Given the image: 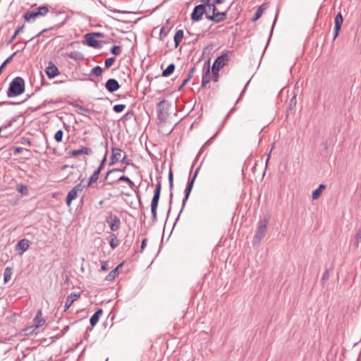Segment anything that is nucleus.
Instances as JSON below:
<instances>
[{
	"label": "nucleus",
	"instance_id": "nucleus-1",
	"mask_svg": "<svg viewBox=\"0 0 361 361\" xmlns=\"http://www.w3.org/2000/svg\"><path fill=\"white\" fill-rule=\"evenodd\" d=\"M24 91V80L20 77H16L10 83L7 91V96L8 97H15L23 94Z\"/></svg>",
	"mask_w": 361,
	"mask_h": 361
},
{
	"label": "nucleus",
	"instance_id": "nucleus-2",
	"mask_svg": "<svg viewBox=\"0 0 361 361\" xmlns=\"http://www.w3.org/2000/svg\"><path fill=\"white\" fill-rule=\"evenodd\" d=\"M49 7L47 6H41L33 11L26 12L23 18L26 22H34L39 17L45 16L49 13Z\"/></svg>",
	"mask_w": 361,
	"mask_h": 361
},
{
	"label": "nucleus",
	"instance_id": "nucleus-3",
	"mask_svg": "<svg viewBox=\"0 0 361 361\" xmlns=\"http://www.w3.org/2000/svg\"><path fill=\"white\" fill-rule=\"evenodd\" d=\"M158 182L156 185V189L154 190V194L152 197V202H151V212L152 215V219L154 221H157V207L159 204V200L160 198L161 195V182L159 178H157Z\"/></svg>",
	"mask_w": 361,
	"mask_h": 361
},
{
	"label": "nucleus",
	"instance_id": "nucleus-4",
	"mask_svg": "<svg viewBox=\"0 0 361 361\" xmlns=\"http://www.w3.org/2000/svg\"><path fill=\"white\" fill-rule=\"evenodd\" d=\"M171 105L166 100H161L157 105V116L161 121H165L169 117Z\"/></svg>",
	"mask_w": 361,
	"mask_h": 361
},
{
	"label": "nucleus",
	"instance_id": "nucleus-5",
	"mask_svg": "<svg viewBox=\"0 0 361 361\" xmlns=\"http://www.w3.org/2000/svg\"><path fill=\"white\" fill-rule=\"evenodd\" d=\"M231 53V51L225 52L216 59L212 66L213 75H218L220 68L228 61V54Z\"/></svg>",
	"mask_w": 361,
	"mask_h": 361
},
{
	"label": "nucleus",
	"instance_id": "nucleus-6",
	"mask_svg": "<svg viewBox=\"0 0 361 361\" xmlns=\"http://www.w3.org/2000/svg\"><path fill=\"white\" fill-rule=\"evenodd\" d=\"M267 221L262 220L259 223V226L253 238V245H258L264 238L267 231Z\"/></svg>",
	"mask_w": 361,
	"mask_h": 361
},
{
	"label": "nucleus",
	"instance_id": "nucleus-7",
	"mask_svg": "<svg viewBox=\"0 0 361 361\" xmlns=\"http://www.w3.org/2000/svg\"><path fill=\"white\" fill-rule=\"evenodd\" d=\"M83 188L84 185H82V180L80 183L77 184L68 192L66 202L68 207L71 205L72 201L77 198L78 193L81 192Z\"/></svg>",
	"mask_w": 361,
	"mask_h": 361
},
{
	"label": "nucleus",
	"instance_id": "nucleus-8",
	"mask_svg": "<svg viewBox=\"0 0 361 361\" xmlns=\"http://www.w3.org/2000/svg\"><path fill=\"white\" fill-rule=\"evenodd\" d=\"M207 12L208 11L206 8L205 4L197 5L194 8L191 13V19L193 21H199L202 18L204 13L207 15Z\"/></svg>",
	"mask_w": 361,
	"mask_h": 361
},
{
	"label": "nucleus",
	"instance_id": "nucleus-9",
	"mask_svg": "<svg viewBox=\"0 0 361 361\" xmlns=\"http://www.w3.org/2000/svg\"><path fill=\"white\" fill-rule=\"evenodd\" d=\"M33 325L30 326V328H27L25 329L26 334H29V330L35 328L37 329L42 326H43L45 323V319L42 317V310H38L37 312V314L33 319Z\"/></svg>",
	"mask_w": 361,
	"mask_h": 361
},
{
	"label": "nucleus",
	"instance_id": "nucleus-10",
	"mask_svg": "<svg viewBox=\"0 0 361 361\" xmlns=\"http://www.w3.org/2000/svg\"><path fill=\"white\" fill-rule=\"evenodd\" d=\"M106 221L109 224L112 231L118 230L121 226V220L116 215H109L106 218Z\"/></svg>",
	"mask_w": 361,
	"mask_h": 361
},
{
	"label": "nucleus",
	"instance_id": "nucleus-11",
	"mask_svg": "<svg viewBox=\"0 0 361 361\" xmlns=\"http://www.w3.org/2000/svg\"><path fill=\"white\" fill-rule=\"evenodd\" d=\"M227 18V11L216 12L214 15H210L209 12H207V18L216 23H219L224 21Z\"/></svg>",
	"mask_w": 361,
	"mask_h": 361
},
{
	"label": "nucleus",
	"instance_id": "nucleus-12",
	"mask_svg": "<svg viewBox=\"0 0 361 361\" xmlns=\"http://www.w3.org/2000/svg\"><path fill=\"white\" fill-rule=\"evenodd\" d=\"M46 73L49 78H54L59 74L57 66L51 61L49 63V66L46 68Z\"/></svg>",
	"mask_w": 361,
	"mask_h": 361
},
{
	"label": "nucleus",
	"instance_id": "nucleus-13",
	"mask_svg": "<svg viewBox=\"0 0 361 361\" xmlns=\"http://www.w3.org/2000/svg\"><path fill=\"white\" fill-rule=\"evenodd\" d=\"M194 183H195L194 178H189L187 185H186V188H185V197L183 200V204H182L180 212H182L183 209L184 208L185 203L189 197V195L192 189Z\"/></svg>",
	"mask_w": 361,
	"mask_h": 361
},
{
	"label": "nucleus",
	"instance_id": "nucleus-14",
	"mask_svg": "<svg viewBox=\"0 0 361 361\" xmlns=\"http://www.w3.org/2000/svg\"><path fill=\"white\" fill-rule=\"evenodd\" d=\"M194 183H195L194 178H189L187 185H186V188H185V197L183 200V204H182L180 212H182L183 209L184 208L185 203L189 197V195L192 189Z\"/></svg>",
	"mask_w": 361,
	"mask_h": 361
},
{
	"label": "nucleus",
	"instance_id": "nucleus-15",
	"mask_svg": "<svg viewBox=\"0 0 361 361\" xmlns=\"http://www.w3.org/2000/svg\"><path fill=\"white\" fill-rule=\"evenodd\" d=\"M85 39L86 40L87 44L90 47L94 48H101L102 46L100 43L95 39V37L93 36L92 34L87 33L85 35Z\"/></svg>",
	"mask_w": 361,
	"mask_h": 361
},
{
	"label": "nucleus",
	"instance_id": "nucleus-16",
	"mask_svg": "<svg viewBox=\"0 0 361 361\" xmlns=\"http://www.w3.org/2000/svg\"><path fill=\"white\" fill-rule=\"evenodd\" d=\"M105 87L109 92H114L119 89L120 85L116 80L111 78L106 82Z\"/></svg>",
	"mask_w": 361,
	"mask_h": 361
},
{
	"label": "nucleus",
	"instance_id": "nucleus-17",
	"mask_svg": "<svg viewBox=\"0 0 361 361\" xmlns=\"http://www.w3.org/2000/svg\"><path fill=\"white\" fill-rule=\"evenodd\" d=\"M92 154V150L90 147H82L79 149H74L69 152V155L72 157H77L80 154L90 155Z\"/></svg>",
	"mask_w": 361,
	"mask_h": 361
},
{
	"label": "nucleus",
	"instance_id": "nucleus-18",
	"mask_svg": "<svg viewBox=\"0 0 361 361\" xmlns=\"http://www.w3.org/2000/svg\"><path fill=\"white\" fill-rule=\"evenodd\" d=\"M80 297V294H77L75 293H71L66 299L65 303V309L64 311H66L70 308L72 304Z\"/></svg>",
	"mask_w": 361,
	"mask_h": 361
},
{
	"label": "nucleus",
	"instance_id": "nucleus-19",
	"mask_svg": "<svg viewBox=\"0 0 361 361\" xmlns=\"http://www.w3.org/2000/svg\"><path fill=\"white\" fill-rule=\"evenodd\" d=\"M210 81V69L209 66L207 67H204L203 68V74L202 78V83L201 85L202 87H205L207 83Z\"/></svg>",
	"mask_w": 361,
	"mask_h": 361
},
{
	"label": "nucleus",
	"instance_id": "nucleus-20",
	"mask_svg": "<svg viewBox=\"0 0 361 361\" xmlns=\"http://www.w3.org/2000/svg\"><path fill=\"white\" fill-rule=\"evenodd\" d=\"M112 156L111 157V163L110 164H114L116 162L118 161L121 155V149L117 147H112Z\"/></svg>",
	"mask_w": 361,
	"mask_h": 361
},
{
	"label": "nucleus",
	"instance_id": "nucleus-21",
	"mask_svg": "<svg viewBox=\"0 0 361 361\" xmlns=\"http://www.w3.org/2000/svg\"><path fill=\"white\" fill-rule=\"evenodd\" d=\"M268 8V4L264 3L262 4L256 11L255 16H253L252 21L255 22L262 15L264 10Z\"/></svg>",
	"mask_w": 361,
	"mask_h": 361
},
{
	"label": "nucleus",
	"instance_id": "nucleus-22",
	"mask_svg": "<svg viewBox=\"0 0 361 361\" xmlns=\"http://www.w3.org/2000/svg\"><path fill=\"white\" fill-rule=\"evenodd\" d=\"M103 313V310L102 309H99L96 311V312L90 317V323L91 324L92 326H94L99 319V317H101V315Z\"/></svg>",
	"mask_w": 361,
	"mask_h": 361
},
{
	"label": "nucleus",
	"instance_id": "nucleus-23",
	"mask_svg": "<svg viewBox=\"0 0 361 361\" xmlns=\"http://www.w3.org/2000/svg\"><path fill=\"white\" fill-rule=\"evenodd\" d=\"M183 30H178L175 35H174V37H173V40H174V42H175V47H178V46L179 45V44L180 43V42L182 41L183 38Z\"/></svg>",
	"mask_w": 361,
	"mask_h": 361
},
{
	"label": "nucleus",
	"instance_id": "nucleus-24",
	"mask_svg": "<svg viewBox=\"0 0 361 361\" xmlns=\"http://www.w3.org/2000/svg\"><path fill=\"white\" fill-rule=\"evenodd\" d=\"M122 266H123V263H121L114 269L111 271L109 273V274L106 276V279L108 281H112L113 279H114L118 274V269L120 267H121Z\"/></svg>",
	"mask_w": 361,
	"mask_h": 361
},
{
	"label": "nucleus",
	"instance_id": "nucleus-25",
	"mask_svg": "<svg viewBox=\"0 0 361 361\" xmlns=\"http://www.w3.org/2000/svg\"><path fill=\"white\" fill-rule=\"evenodd\" d=\"M326 188V185L324 184H320L318 188H317L314 191H313L312 197L313 200H317L321 195L322 191Z\"/></svg>",
	"mask_w": 361,
	"mask_h": 361
},
{
	"label": "nucleus",
	"instance_id": "nucleus-26",
	"mask_svg": "<svg viewBox=\"0 0 361 361\" xmlns=\"http://www.w3.org/2000/svg\"><path fill=\"white\" fill-rule=\"evenodd\" d=\"M17 246L23 250V252L26 251L30 246V242L28 240L24 238L18 241Z\"/></svg>",
	"mask_w": 361,
	"mask_h": 361
},
{
	"label": "nucleus",
	"instance_id": "nucleus-27",
	"mask_svg": "<svg viewBox=\"0 0 361 361\" xmlns=\"http://www.w3.org/2000/svg\"><path fill=\"white\" fill-rule=\"evenodd\" d=\"M12 274L13 269L11 267H8L4 269V281L5 283H8L11 280Z\"/></svg>",
	"mask_w": 361,
	"mask_h": 361
},
{
	"label": "nucleus",
	"instance_id": "nucleus-28",
	"mask_svg": "<svg viewBox=\"0 0 361 361\" xmlns=\"http://www.w3.org/2000/svg\"><path fill=\"white\" fill-rule=\"evenodd\" d=\"M361 243V228L358 229L355 235L354 239L353 240V246L357 248Z\"/></svg>",
	"mask_w": 361,
	"mask_h": 361
},
{
	"label": "nucleus",
	"instance_id": "nucleus-29",
	"mask_svg": "<svg viewBox=\"0 0 361 361\" xmlns=\"http://www.w3.org/2000/svg\"><path fill=\"white\" fill-rule=\"evenodd\" d=\"M68 56L70 59H74V60H82L84 59V56L81 52H79L78 51H71L69 54H68Z\"/></svg>",
	"mask_w": 361,
	"mask_h": 361
},
{
	"label": "nucleus",
	"instance_id": "nucleus-30",
	"mask_svg": "<svg viewBox=\"0 0 361 361\" xmlns=\"http://www.w3.org/2000/svg\"><path fill=\"white\" fill-rule=\"evenodd\" d=\"M175 70V65L173 63L169 64L166 69L162 71V76L168 77L171 75Z\"/></svg>",
	"mask_w": 361,
	"mask_h": 361
},
{
	"label": "nucleus",
	"instance_id": "nucleus-31",
	"mask_svg": "<svg viewBox=\"0 0 361 361\" xmlns=\"http://www.w3.org/2000/svg\"><path fill=\"white\" fill-rule=\"evenodd\" d=\"M100 172V169H97L93 173V174L90 177L87 187L91 186L92 183H95L98 180Z\"/></svg>",
	"mask_w": 361,
	"mask_h": 361
},
{
	"label": "nucleus",
	"instance_id": "nucleus-32",
	"mask_svg": "<svg viewBox=\"0 0 361 361\" xmlns=\"http://www.w3.org/2000/svg\"><path fill=\"white\" fill-rule=\"evenodd\" d=\"M109 245L112 249H115L119 245V241L114 233L110 235Z\"/></svg>",
	"mask_w": 361,
	"mask_h": 361
},
{
	"label": "nucleus",
	"instance_id": "nucleus-33",
	"mask_svg": "<svg viewBox=\"0 0 361 361\" xmlns=\"http://www.w3.org/2000/svg\"><path fill=\"white\" fill-rule=\"evenodd\" d=\"M206 8H208L207 11H209L210 15H214L215 13L218 12L217 8L214 4H209V0L205 3Z\"/></svg>",
	"mask_w": 361,
	"mask_h": 361
},
{
	"label": "nucleus",
	"instance_id": "nucleus-34",
	"mask_svg": "<svg viewBox=\"0 0 361 361\" xmlns=\"http://www.w3.org/2000/svg\"><path fill=\"white\" fill-rule=\"evenodd\" d=\"M343 22V18L342 14L341 13H338L336 16V18H335V25L334 26L336 27V28H338V27H341Z\"/></svg>",
	"mask_w": 361,
	"mask_h": 361
},
{
	"label": "nucleus",
	"instance_id": "nucleus-35",
	"mask_svg": "<svg viewBox=\"0 0 361 361\" xmlns=\"http://www.w3.org/2000/svg\"><path fill=\"white\" fill-rule=\"evenodd\" d=\"M118 181H124V182L128 183V184L129 185V186L131 189H133L135 187V183L127 176H121L118 178Z\"/></svg>",
	"mask_w": 361,
	"mask_h": 361
},
{
	"label": "nucleus",
	"instance_id": "nucleus-36",
	"mask_svg": "<svg viewBox=\"0 0 361 361\" xmlns=\"http://www.w3.org/2000/svg\"><path fill=\"white\" fill-rule=\"evenodd\" d=\"M16 190L23 195H26L28 192L27 187L23 184L17 185Z\"/></svg>",
	"mask_w": 361,
	"mask_h": 361
},
{
	"label": "nucleus",
	"instance_id": "nucleus-37",
	"mask_svg": "<svg viewBox=\"0 0 361 361\" xmlns=\"http://www.w3.org/2000/svg\"><path fill=\"white\" fill-rule=\"evenodd\" d=\"M102 72V68L99 66H94L93 68L91 69V73L92 75H94L95 76H100Z\"/></svg>",
	"mask_w": 361,
	"mask_h": 361
},
{
	"label": "nucleus",
	"instance_id": "nucleus-38",
	"mask_svg": "<svg viewBox=\"0 0 361 361\" xmlns=\"http://www.w3.org/2000/svg\"><path fill=\"white\" fill-rule=\"evenodd\" d=\"M18 116H16V117H13L12 119H11L6 124L0 127V129H1V132L4 130V129H7L9 127H11L13 123H15L16 121H17V118H18Z\"/></svg>",
	"mask_w": 361,
	"mask_h": 361
},
{
	"label": "nucleus",
	"instance_id": "nucleus-39",
	"mask_svg": "<svg viewBox=\"0 0 361 361\" xmlns=\"http://www.w3.org/2000/svg\"><path fill=\"white\" fill-rule=\"evenodd\" d=\"M23 28H24V25H22V26H20L18 27V29L16 30L14 35L12 36L11 39L8 41V44L12 43L14 41V39L16 38L17 35L23 31Z\"/></svg>",
	"mask_w": 361,
	"mask_h": 361
},
{
	"label": "nucleus",
	"instance_id": "nucleus-40",
	"mask_svg": "<svg viewBox=\"0 0 361 361\" xmlns=\"http://www.w3.org/2000/svg\"><path fill=\"white\" fill-rule=\"evenodd\" d=\"M78 108L80 110V111H78V114L80 115L87 116V114H89L90 112V111L88 109H85L80 105H78Z\"/></svg>",
	"mask_w": 361,
	"mask_h": 361
},
{
	"label": "nucleus",
	"instance_id": "nucleus-41",
	"mask_svg": "<svg viewBox=\"0 0 361 361\" xmlns=\"http://www.w3.org/2000/svg\"><path fill=\"white\" fill-rule=\"evenodd\" d=\"M125 109V104H116L113 106V110L116 113L122 112Z\"/></svg>",
	"mask_w": 361,
	"mask_h": 361
},
{
	"label": "nucleus",
	"instance_id": "nucleus-42",
	"mask_svg": "<svg viewBox=\"0 0 361 361\" xmlns=\"http://www.w3.org/2000/svg\"><path fill=\"white\" fill-rule=\"evenodd\" d=\"M111 53L113 54L114 55H119L121 53V47L120 46H114L111 49Z\"/></svg>",
	"mask_w": 361,
	"mask_h": 361
},
{
	"label": "nucleus",
	"instance_id": "nucleus-43",
	"mask_svg": "<svg viewBox=\"0 0 361 361\" xmlns=\"http://www.w3.org/2000/svg\"><path fill=\"white\" fill-rule=\"evenodd\" d=\"M63 132L61 130H58L54 135V139L56 142H61L63 138Z\"/></svg>",
	"mask_w": 361,
	"mask_h": 361
},
{
	"label": "nucleus",
	"instance_id": "nucleus-44",
	"mask_svg": "<svg viewBox=\"0 0 361 361\" xmlns=\"http://www.w3.org/2000/svg\"><path fill=\"white\" fill-rule=\"evenodd\" d=\"M115 61L114 57L108 58L105 60V67L106 68H110Z\"/></svg>",
	"mask_w": 361,
	"mask_h": 361
},
{
	"label": "nucleus",
	"instance_id": "nucleus-45",
	"mask_svg": "<svg viewBox=\"0 0 361 361\" xmlns=\"http://www.w3.org/2000/svg\"><path fill=\"white\" fill-rule=\"evenodd\" d=\"M17 51L14 52L12 55H11L7 59L4 61V62L0 66V73H1L4 68H5L6 65L12 59L13 56L16 54Z\"/></svg>",
	"mask_w": 361,
	"mask_h": 361
},
{
	"label": "nucleus",
	"instance_id": "nucleus-46",
	"mask_svg": "<svg viewBox=\"0 0 361 361\" xmlns=\"http://www.w3.org/2000/svg\"><path fill=\"white\" fill-rule=\"evenodd\" d=\"M169 188H170V189L171 190L172 188H173V173H172V171L169 172Z\"/></svg>",
	"mask_w": 361,
	"mask_h": 361
},
{
	"label": "nucleus",
	"instance_id": "nucleus-47",
	"mask_svg": "<svg viewBox=\"0 0 361 361\" xmlns=\"http://www.w3.org/2000/svg\"><path fill=\"white\" fill-rule=\"evenodd\" d=\"M106 155H107V152L106 153L105 156L102 159V161L100 163V165H99V168L97 169H100V171H102V169L104 167V164H105V162L106 161Z\"/></svg>",
	"mask_w": 361,
	"mask_h": 361
},
{
	"label": "nucleus",
	"instance_id": "nucleus-48",
	"mask_svg": "<svg viewBox=\"0 0 361 361\" xmlns=\"http://www.w3.org/2000/svg\"><path fill=\"white\" fill-rule=\"evenodd\" d=\"M341 27L336 28V27L334 26V39H336V38L338 37L339 31Z\"/></svg>",
	"mask_w": 361,
	"mask_h": 361
},
{
	"label": "nucleus",
	"instance_id": "nucleus-49",
	"mask_svg": "<svg viewBox=\"0 0 361 361\" xmlns=\"http://www.w3.org/2000/svg\"><path fill=\"white\" fill-rule=\"evenodd\" d=\"M23 150H24V148H23V147H15L13 149V153H14V154H17L18 153L22 152Z\"/></svg>",
	"mask_w": 361,
	"mask_h": 361
},
{
	"label": "nucleus",
	"instance_id": "nucleus-50",
	"mask_svg": "<svg viewBox=\"0 0 361 361\" xmlns=\"http://www.w3.org/2000/svg\"><path fill=\"white\" fill-rule=\"evenodd\" d=\"M108 269H109L108 262H103L102 264V267H101V269L102 271H106Z\"/></svg>",
	"mask_w": 361,
	"mask_h": 361
},
{
	"label": "nucleus",
	"instance_id": "nucleus-51",
	"mask_svg": "<svg viewBox=\"0 0 361 361\" xmlns=\"http://www.w3.org/2000/svg\"><path fill=\"white\" fill-rule=\"evenodd\" d=\"M329 272L328 270H326L323 274L322 280L323 281L327 280L329 279Z\"/></svg>",
	"mask_w": 361,
	"mask_h": 361
},
{
	"label": "nucleus",
	"instance_id": "nucleus-52",
	"mask_svg": "<svg viewBox=\"0 0 361 361\" xmlns=\"http://www.w3.org/2000/svg\"><path fill=\"white\" fill-rule=\"evenodd\" d=\"M134 113H133V110H130V111H128L126 114H125V117L126 118H130L132 116H133Z\"/></svg>",
	"mask_w": 361,
	"mask_h": 361
},
{
	"label": "nucleus",
	"instance_id": "nucleus-53",
	"mask_svg": "<svg viewBox=\"0 0 361 361\" xmlns=\"http://www.w3.org/2000/svg\"><path fill=\"white\" fill-rule=\"evenodd\" d=\"M166 33L164 32V28L162 27L161 29L160 34H159L160 39H162V38L166 37Z\"/></svg>",
	"mask_w": 361,
	"mask_h": 361
},
{
	"label": "nucleus",
	"instance_id": "nucleus-54",
	"mask_svg": "<svg viewBox=\"0 0 361 361\" xmlns=\"http://www.w3.org/2000/svg\"><path fill=\"white\" fill-rule=\"evenodd\" d=\"M199 171H200V168H197L196 170L194 172V174L192 176V177L191 178H194V180H195L196 178H197V176L199 173Z\"/></svg>",
	"mask_w": 361,
	"mask_h": 361
},
{
	"label": "nucleus",
	"instance_id": "nucleus-55",
	"mask_svg": "<svg viewBox=\"0 0 361 361\" xmlns=\"http://www.w3.org/2000/svg\"><path fill=\"white\" fill-rule=\"evenodd\" d=\"M212 138L209 139V140H207V141L204 143V145L202 147V148H201L200 151H202V150L204 149V147H206L207 145H210L211 141H212Z\"/></svg>",
	"mask_w": 361,
	"mask_h": 361
},
{
	"label": "nucleus",
	"instance_id": "nucleus-56",
	"mask_svg": "<svg viewBox=\"0 0 361 361\" xmlns=\"http://www.w3.org/2000/svg\"><path fill=\"white\" fill-rule=\"evenodd\" d=\"M147 245V239L145 238L142 241V245H141V250H143L145 249V247H146Z\"/></svg>",
	"mask_w": 361,
	"mask_h": 361
},
{
	"label": "nucleus",
	"instance_id": "nucleus-57",
	"mask_svg": "<svg viewBox=\"0 0 361 361\" xmlns=\"http://www.w3.org/2000/svg\"><path fill=\"white\" fill-rule=\"evenodd\" d=\"M194 71H195V68H192V69H190L187 78H189L190 80V78L192 77V75H193V73H194Z\"/></svg>",
	"mask_w": 361,
	"mask_h": 361
},
{
	"label": "nucleus",
	"instance_id": "nucleus-58",
	"mask_svg": "<svg viewBox=\"0 0 361 361\" xmlns=\"http://www.w3.org/2000/svg\"><path fill=\"white\" fill-rule=\"evenodd\" d=\"M54 27H51V28H49V29H44V30H42L39 34H37V35H36V37H39V36H40L42 33H44V32H47V31H48V30H49L54 29Z\"/></svg>",
	"mask_w": 361,
	"mask_h": 361
},
{
	"label": "nucleus",
	"instance_id": "nucleus-59",
	"mask_svg": "<svg viewBox=\"0 0 361 361\" xmlns=\"http://www.w3.org/2000/svg\"><path fill=\"white\" fill-rule=\"evenodd\" d=\"M189 80H190V79H189V78H186L183 81V82H182V84H181V85H180V88H179V89H181L183 86H185V85L188 83V82Z\"/></svg>",
	"mask_w": 361,
	"mask_h": 361
},
{
	"label": "nucleus",
	"instance_id": "nucleus-60",
	"mask_svg": "<svg viewBox=\"0 0 361 361\" xmlns=\"http://www.w3.org/2000/svg\"><path fill=\"white\" fill-rule=\"evenodd\" d=\"M93 35V36L95 37H102L104 36V35L101 32H93L92 33Z\"/></svg>",
	"mask_w": 361,
	"mask_h": 361
},
{
	"label": "nucleus",
	"instance_id": "nucleus-61",
	"mask_svg": "<svg viewBox=\"0 0 361 361\" xmlns=\"http://www.w3.org/2000/svg\"><path fill=\"white\" fill-rule=\"evenodd\" d=\"M125 171V169H113V170H110L109 171H108L107 174H106V178H107V176L108 175L111 173V172H114V171Z\"/></svg>",
	"mask_w": 361,
	"mask_h": 361
},
{
	"label": "nucleus",
	"instance_id": "nucleus-62",
	"mask_svg": "<svg viewBox=\"0 0 361 361\" xmlns=\"http://www.w3.org/2000/svg\"><path fill=\"white\" fill-rule=\"evenodd\" d=\"M225 0H214L213 4H214L215 5L216 4H222L224 3Z\"/></svg>",
	"mask_w": 361,
	"mask_h": 361
},
{
	"label": "nucleus",
	"instance_id": "nucleus-63",
	"mask_svg": "<svg viewBox=\"0 0 361 361\" xmlns=\"http://www.w3.org/2000/svg\"><path fill=\"white\" fill-rule=\"evenodd\" d=\"M120 161H121V162H122L123 164H125V163L127 164V162H126V156L125 155L121 159H120Z\"/></svg>",
	"mask_w": 361,
	"mask_h": 361
},
{
	"label": "nucleus",
	"instance_id": "nucleus-64",
	"mask_svg": "<svg viewBox=\"0 0 361 361\" xmlns=\"http://www.w3.org/2000/svg\"><path fill=\"white\" fill-rule=\"evenodd\" d=\"M218 76H219V74L218 75H213V80H214V82L217 81Z\"/></svg>",
	"mask_w": 361,
	"mask_h": 361
}]
</instances>
